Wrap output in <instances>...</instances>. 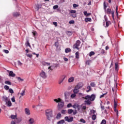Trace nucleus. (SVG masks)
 Masks as SVG:
<instances>
[{"label": "nucleus", "instance_id": "f257e3e1", "mask_svg": "<svg viewBox=\"0 0 124 124\" xmlns=\"http://www.w3.org/2000/svg\"><path fill=\"white\" fill-rule=\"evenodd\" d=\"M83 98L86 100L84 101L85 104L91 105V101H93L95 99V95L94 94H92L91 96L88 95L85 97H83Z\"/></svg>", "mask_w": 124, "mask_h": 124}, {"label": "nucleus", "instance_id": "f03ea898", "mask_svg": "<svg viewBox=\"0 0 124 124\" xmlns=\"http://www.w3.org/2000/svg\"><path fill=\"white\" fill-rule=\"evenodd\" d=\"M54 101H55L57 103H58V107L59 108H62V107L64 106V102H63V101H62V99L60 98H58V99H54Z\"/></svg>", "mask_w": 124, "mask_h": 124}, {"label": "nucleus", "instance_id": "7ed1b4c3", "mask_svg": "<svg viewBox=\"0 0 124 124\" xmlns=\"http://www.w3.org/2000/svg\"><path fill=\"white\" fill-rule=\"evenodd\" d=\"M46 115L47 117V120L50 121L51 118L53 117V110L51 109H46Z\"/></svg>", "mask_w": 124, "mask_h": 124}, {"label": "nucleus", "instance_id": "20e7f679", "mask_svg": "<svg viewBox=\"0 0 124 124\" xmlns=\"http://www.w3.org/2000/svg\"><path fill=\"white\" fill-rule=\"evenodd\" d=\"M40 76L41 78H43V79H45L47 78V74H46V72H44V71L42 70L41 73H40Z\"/></svg>", "mask_w": 124, "mask_h": 124}, {"label": "nucleus", "instance_id": "39448f33", "mask_svg": "<svg viewBox=\"0 0 124 124\" xmlns=\"http://www.w3.org/2000/svg\"><path fill=\"white\" fill-rule=\"evenodd\" d=\"M81 44V42L80 41L78 40L77 41V42L76 44L74 45L73 48L74 49H77L78 50H79V46H80V44Z\"/></svg>", "mask_w": 124, "mask_h": 124}, {"label": "nucleus", "instance_id": "423d86ee", "mask_svg": "<svg viewBox=\"0 0 124 124\" xmlns=\"http://www.w3.org/2000/svg\"><path fill=\"white\" fill-rule=\"evenodd\" d=\"M65 121L68 123H71V122H73V117L66 116L65 117Z\"/></svg>", "mask_w": 124, "mask_h": 124}, {"label": "nucleus", "instance_id": "0eeeda50", "mask_svg": "<svg viewBox=\"0 0 124 124\" xmlns=\"http://www.w3.org/2000/svg\"><path fill=\"white\" fill-rule=\"evenodd\" d=\"M84 84H83V83L80 82L77 84L76 87V89H78V90H79V89H81V88H82Z\"/></svg>", "mask_w": 124, "mask_h": 124}, {"label": "nucleus", "instance_id": "6e6552de", "mask_svg": "<svg viewBox=\"0 0 124 124\" xmlns=\"http://www.w3.org/2000/svg\"><path fill=\"white\" fill-rule=\"evenodd\" d=\"M9 76H10V77H15L16 76V74H14L13 71H11L9 73Z\"/></svg>", "mask_w": 124, "mask_h": 124}, {"label": "nucleus", "instance_id": "1a4fd4ad", "mask_svg": "<svg viewBox=\"0 0 124 124\" xmlns=\"http://www.w3.org/2000/svg\"><path fill=\"white\" fill-rule=\"evenodd\" d=\"M25 114L26 115H31V111L30 110V109L28 108H26L25 109Z\"/></svg>", "mask_w": 124, "mask_h": 124}, {"label": "nucleus", "instance_id": "9d476101", "mask_svg": "<svg viewBox=\"0 0 124 124\" xmlns=\"http://www.w3.org/2000/svg\"><path fill=\"white\" fill-rule=\"evenodd\" d=\"M37 93H38V92H37V91H36V90H33L31 92V95H36V94H37Z\"/></svg>", "mask_w": 124, "mask_h": 124}, {"label": "nucleus", "instance_id": "9b49d317", "mask_svg": "<svg viewBox=\"0 0 124 124\" xmlns=\"http://www.w3.org/2000/svg\"><path fill=\"white\" fill-rule=\"evenodd\" d=\"M2 97L4 101H5L6 103H7V102L10 100L7 97L3 96Z\"/></svg>", "mask_w": 124, "mask_h": 124}, {"label": "nucleus", "instance_id": "f8f14e48", "mask_svg": "<svg viewBox=\"0 0 124 124\" xmlns=\"http://www.w3.org/2000/svg\"><path fill=\"white\" fill-rule=\"evenodd\" d=\"M41 8V6L40 5H39V4L35 5V9L37 11H38V10H39V8Z\"/></svg>", "mask_w": 124, "mask_h": 124}, {"label": "nucleus", "instance_id": "ddd939ff", "mask_svg": "<svg viewBox=\"0 0 124 124\" xmlns=\"http://www.w3.org/2000/svg\"><path fill=\"white\" fill-rule=\"evenodd\" d=\"M69 83H72V82L74 81V77H70L68 80Z\"/></svg>", "mask_w": 124, "mask_h": 124}, {"label": "nucleus", "instance_id": "4468645a", "mask_svg": "<svg viewBox=\"0 0 124 124\" xmlns=\"http://www.w3.org/2000/svg\"><path fill=\"white\" fill-rule=\"evenodd\" d=\"M29 123L30 124H34V119H33V118H30L29 120Z\"/></svg>", "mask_w": 124, "mask_h": 124}, {"label": "nucleus", "instance_id": "2eb2a0df", "mask_svg": "<svg viewBox=\"0 0 124 124\" xmlns=\"http://www.w3.org/2000/svg\"><path fill=\"white\" fill-rule=\"evenodd\" d=\"M14 17H19L20 14L18 12H15L13 14Z\"/></svg>", "mask_w": 124, "mask_h": 124}, {"label": "nucleus", "instance_id": "dca6fc26", "mask_svg": "<svg viewBox=\"0 0 124 124\" xmlns=\"http://www.w3.org/2000/svg\"><path fill=\"white\" fill-rule=\"evenodd\" d=\"M64 79H65V77H64L63 78L60 79L58 81V84H59V85H61V84H62V83L63 82V81L64 80Z\"/></svg>", "mask_w": 124, "mask_h": 124}, {"label": "nucleus", "instance_id": "f3484780", "mask_svg": "<svg viewBox=\"0 0 124 124\" xmlns=\"http://www.w3.org/2000/svg\"><path fill=\"white\" fill-rule=\"evenodd\" d=\"M74 93H79V89L76 88V87H75L74 90Z\"/></svg>", "mask_w": 124, "mask_h": 124}, {"label": "nucleus", "instance_id": "a211bd4d", "mask_svg": "<svg viewBox=\"0 0 124 124\" xmlns=\"http://www.w3.org/2000/svg\"><path fill=\"white\" fill-rule=\"evenodd\" d=\"M105 21L106 22V27H109V21H107V18H105Z\"/></svg>", "mask_w": 124, "mask_h": 124}, {"label": "nucleus", "instance_id": "6ab92c4d", "mask_svg": "<svg viewBox=\"0 0 124 124\" xmlns=\"http://www.w3.org/2000/svg\"><path fill=\"white\" fill-rule=\"evenodd\" d=\"M96 115H97V113H96V114H93L92 115L93 121H95V120H96Z\"/></svg>", "mask_w": 124, "mask_h": 124}, {"label": "nucleus", "instance_id": "aec40b11", "mask_svg": "<svg viewBox=\"0 0 124 124\" xmlns=\"http://www.w3.org/2000/svg\"><path fill=\"white\" fill-rule=\"evenodd\" d=\"M85 21L87 23V22H92V18L90 17H87L85 18Z\"/></svg>", "mask_w": 124, "mask_h": 124}, {"label": "nucleus", "instance_id": "412c9836", "mask_svg": "<svg viewBox=\"0 0 124 124\" xmlns=\"http://www.w3.org/2000/svg\"><path fill=\"white\" fill-rule=\"evenodd\" d=\"M91 13H88L87 11H85L84 12V15H85V16H87V17H89V16H90L91 15Z\"/></svg>", "mask_w": 124, "mask_h": 124}, {"label": "nucleus", "instance_id": "4be33fe9", "mask_svg": "<svg viewBox=\"0 0 124 124\" xmlns=\"http://www.w3.org/2000/svg\"><path fill=\"white\" fill-rule=\"evenodd\" d=\"M71 52V49L69 48H67L65 49V53H70Z\"/></svg>", "mask_w": 124, "mask_h": 124}, {"label": "nucleus", "instance_id": "5701e85b", "mask_svg": "<svg viewBox=\"0 0 124 124\" xmlns=\"http://www.w3.org/2000/svg\"><path fill=\"white\" fill-rule=\"evenodd\" d=\"M65 123L64 120H62L57 123V124H63Z\"/></svg>", "mask_w": 124, "mask_h": 124}, {"label": "nucleus", "instance_id": "b1692460", "mask_svg": "<svg viewBox=\"0 0 124 124\" xmlns=\"http://www.w3.org/2000/svg\"><path fill=\"white\" fill-rule=\"evenodd\" d=\"M25 93H26L25 90H23L22 93H20L21 96L19 97L21 98L22 96H24V95H25Z\"/></svg>", "mask_w": 124, "mask_h": 124}, {"label": "nucleus", "instance_id": "393cba45", "mask_svg": "<svg viewBox=\"0 0 124 124\" xmlns=\"http://www.w3.org/2000/svg\"><path fill=\"white\" fill-rule=\"evenodd\" d=\"M6 104H7V106H8L9 107H10V106L12 105V104L11 103V101H10V100L8 101L7 103H6Z\"/></svg>", "mask_w": 124, "mask_h": 124}, {"label": "nucleus", "instance_id": "a878e982", "mask_svg": "<svg viewBox=\"0 0 124 124\" xmlns=\"http://www.w3.org/2000/svg\"><path fill=\"white\" fill-rule=\"evenodd\" d=\"M25 45L27 47H28V46H29V47H30V48L31 47V44H30V42H29V41H27V43H26Z\"/></svg>", "mask_w": 124, "mask_h": 124}, {"label": "nucleus", "instance_id": "bb28decb", "mask_svg": "<svg viewBox=\"0 0 124 124\" xmlns=\"http://www.w3.org/2000/svg\"><path fill=\"white\" fill-rule=\"evenodd\" d=\"M90 112H91V113H92V114H93V115H96V111H95L93 109H91L90 110Z\"/></svg>", "mask_w": 124, "mask_h": 124}, {"label": "nucleus", "instance_id": "cd10ccee", "mask_svg": "<svg viewBox=\"0 0 124 124\" xmlns=\"http://www.w3.org/2000/svg\"><path fill=\"white\" fill-rule=\"evenodd\" d=\"M106 12L108 14H111V9L108 8Z\"/></svg>", "mask_w": 124, "mask_h": 124}, {"label": "nucleus", "instance_id": "c85d7f7f", "mask_svg": "<svg viewBox=\"0 0 124 124\" xmlns=\"http://www.w3.org/2000/svg\"><path fill=\"white\" fill-rule=\"evenodd\" d=\"M75 55H76V59H79L80 58L79 56V53L78 52H77Z\"/></svg>", "mask_w": 124, "mask_h": 124}, {"label": "nucleus", "instance_id": "c756f323", "mask_svg": "<svg viewBox=\"0 0 124 124\" xmlns=\"http://www.w3.org/2000/svg\"><path fill=\"white\" fill-rule=\"evenodd\" d=\"M17 118V115H11V118L12 119V120H15Z\"/></svg>", "mask_w": 124, "mask_h": 124}, {"label": "nucleus", "instance_id": "7c9ffc66", "mask_svg": "<svg viewBox=\"0 0 124 124\" xmlns=\"http://www.w3.org/2000/svg\"><path fill=\"white\" fill-rule=\"evenodd\" d=\"M4 88L5 89V90H6V91H8V90H9V86L7 85H5Z\"/></svg>", "mask_w": 124, "mask_h": 124}, {"label": "nucleus", "instance_id": "2f4dec72", "mask_svg": "<svg viewBox=\"0 0 124 124\" xmlns=\"http://www.w3.org/2000/svg\"><path fill=\"white\" fill-rule=\"evenodd\" d=\"M9 92L10 93H14V91L11 88H10L9 89Z\"/></svg>", "mask_w": 124, "mask_h": 124}, {"label": "nucleus", "instance_id": "473e14b6", "mask_svg": "<svg viewBox=\"0 0 124 124\" xmlns=\"http://www.w3.org/2000/svg\"><path fill=\"white\" fill-rule=\"evenodd\" d=\"M73 112V109H68V114H72Z\"/></svg>", "mask_w": 124, "mask_h": 124}, {"label": "nucleus", "instance_id": "72a5a7b5", "mask_svg": "<svg viewBox=\"0 0 124 124\" xmlns=\"http://www.w3.org/2000/svg\"><path fill=\"white\" fill-rule=\"evenodd\" d=\"M93 55H94V52L91 51L90 52V54H89L90 57H92V56H93Z\"/></svg>", "mask_w": 124, "mask_h": 124}, {"label": "nucleus", "instance_id": "f704fd0d", "mask_svg": "<svg viewBox=\"0 0 124 124\" xmlns=\"http://www.w3.org/2000/svg\"><path fill=\"white\" fill-rule=\"evenodd\" d=\"M17 64H18V65H19V66H22V65H23V63L22 62H21L18 61H17Z\"/></svg>", "mask_w": 124, "mask_h": 124}, {"label": "nucleus", "instance_id": "c9c22d12", "mask_svg": "<svg viewBox=\"0 0 124 124\" xmlns=\"http://www.w3.org/2000/svg\"><path fill=\"white\" fill-rule=\"evenodd\" d=\"M5 84L6 85H11V82L9 81H5Z\"/></svg>", "mask_w": 124, "mask_h": 124}, {"label": "nucleus", "instance_id": "e433bc0d", "mask_svg": "<svg viewBox=\"0 0 124 124\" xmlns=\"http://www.w3.org/2000/svg\"><path fill=\"white\" fill-rule=\"evenodd\" d=\"M43 65H46V64L47 65H50V63L46 62H43Z\"/></svg>", "mask_w": 124, "mask_h": 124}, {"label": "nucleus", "instance_id": "4c0bfd02", "mask_svg": "<svg viewBox=\"0 0 124 124\" xmlns=\"http://www.w3.org/2000/svg\"><path fill=\"white\" fill-rule=\"evenodd\" d=\"M114 110L115 112H116V114L118 116V109H117V107H114Z\"/></svg>", "mask_w": 124, "mask_h": 124}, {"label": "nucleus", "instance_id": "58836bf2", "mask_svg": "<svg viewBox=\"0 0 124 124\" xmlns=\"http://www.w3.org/2000/svg\"><path fill=\"white\" fill-rule=\"evenodd\" d=\"M90 85L91 86V87H95V83L91 82Z\"/></svg>", "mask_w": 124, "mask_h": 124}, {"label": "nucleus", "instance_id": "ea45409f", "mask_svg": "<svg viewBox=\"0 0 124 124\" xmlns=\"http://www.w3.org/2000/svg\"><path fill=\"white\" fill-rule=\"evenodd\" d=\"M91 61L90 60H88L86 61V64H87V65H90V63H91Z\"/></svg>", "mask_w": 124, "mask_h": 124}, {"label": "nucleus", "instance_id": "a19ab883", "mask_svg": "<svg viewBox=\"0 0 124 124\" xmlns=\"http://www.w3.org/2000/svg\"><path fill=\"white\" fill-rule=\"evenodd\" d=\"M45 91H46V93H49V92H50V89H49V88H46L45 89Z\"/></svg>", "mask_w": 124, "mask_h": 124}, {"label": "nucleus", "instance_id": "79ce46f5", "mask_svg": "<svg viewBox=\"0 0 124 124\" xmlns=\"http://www.w3.org/2000/svg\"><path fill=\"white\" fill-rule=\"evenodd\" d=\"M3 52H4V53H5V54H8V53H9V51L6 49L3 50Z\"/></svg>", "mask_w": 124, "mask_h": 124}, {"label": "nucleus", "instance_id": "37998d69", "mask_svg": "<svg viewBox=\"0 0 124 124\" xmlns=\"http://www.w3.org/2000/svg\"><path fill=\"white\" fill-rule=\"evenodd\" d=\"M106 8H107V6L106 5V3L105 2H104V9L105 10H106Z\"/></svg>", "mask_w": 124, "mask_h": 124}, {"label": "nucleus", "instance_id": "c03bdc74", "mask_svg": "<svg viewBox=\"0 0 124 124\" xmlns=\"http://www.w3.org/2000/svg\"><path fill=\"white\" fill-rule=\"evenodd\" d=\"M101 124H106V120H103L101 123Z\"/></svg>", "mask_w": 124, "mask_h": 124}, {"label": "nucleus", "instance_id": "a18cd8bd", "mask_svg": "<svg viewBox=\"0 0 124 124\" xmlns=\"http://www.w3.org/2000/svg\"><path fill=\"white\" fill-rule=\"evenodd\" d=\"M73 108H74L75 109H77V108H78V104L74 105Z\"/></svg>", "mask_w": 124, "mask_h": 124}, {"label": "nucleus", "instance_id": "49530a36", "mask_svg": "<svg viewBox=\"0 0 124 124\" xmlns=\"http://www.w3.org/2000/svg\"><path fill=\"white\" fill-rule=\"evenodd\" d=\"M70 13L72 14H76V11L75 10H71L70 11Z\"/></svg>", "mask_w": 124, "mask_h": 124}, {"label": "nucleus", "instance_id": "de8ad7c7", "mask_svg": "<svg viewBox=\"0 0 124 124\" xmlns=\"http://www.w3.org/2000/svg\"><path fill=\"white\" fill-rule=\"evenodd\" d=\"M61 117H62V114H61V113H59L57 116V119H60Z\"/></svg>", "mask_w": 124, "mask_h": 124}, {"label": "nucleus", "instance_id": "09e8293b", "mask_svg": "<svg viewBox=\"0 0 124 124\" xmlns=\"http://www.w3.org/2000/svg\"><path fill=\"white\" fill-rule=\"evenodd\" d=\"M118 63H115V67L116 70H118Z\"/></svg>", "mask_w": 124, "mask_h": 124}, {"label": "nucleus", "instance_id": "8fccbe9b", "mask_svg": "<svg viewBox=\"0 0 124 124\" xmlns=\"http://www.w3.org/2000/svg\"><path fill=\"white\" fill-rule=\"evenodd\" d=\"M80 121L81 123H83V124L86 123V121H85L83 119H80Z\"/></svg>", "mask_w": 124, "mask_h": 124}, {"label": "nucleus", "instance_id": "3c124183", "mask_svg": "<svg viewBox=\"0 0 124 124\" xmlns=\"http://www.w3.org/2000/svg\"><path fill=\"white\" fill-rule=\"evenodd\" d=\"M76 96V94H75V93L72 94L71 95V97H72V98L75 97Z\"/></svg>", "mask_w": 124, "mask_h": 124}, {"label": "nucleus", "instance_id": "603ef678", "mask_svg": "<svg viewBox=\"0 0 124 124\" xmlns=\"http://www.w3.org/2000/svg\"><path fill=\"white\" fill-rule=\"evenodd\" d=\"M61 113H62V114H65V113H66V110H62L61 111Z\"/></svg>", "mask_w": 124, "mask_h": 124}, {"label": "nucleus", "instance_id": "864d4df0", "mask_svg": "<svg viewBox=\"0 0 124 124\" xmlns=\"http://www.w3.org/2000/svg\"><path fill=\"white\" fill-rule=\"evenodd\" d=\"M107 93H104L102 95H101L100 97V98H102V97H104V96L107 94Z\"/></svg>", "mask_w": 124, "mask_h": 124}, {"label": "nucleus", "instance_id": "5fc2aeb1", "mask_svg": "<svg viewBox=\"0 0 124 124\" xmlns=\"http://www.w3.org/2000/svg\"><path fill=\"white\" fill-rule=\"evenodd\" d=\"M73 6L74 8H76V7H78V5L76 4H74L73 5Z\"/></svg>", "mask_w": 124, "mask_h": 124}, {"label": "nucleus", "instance_id": "6e6d98bb", "mask_svg": "<svg viewBox=\"0 0 124 124\" xmlns=\"http://www.w3.org/2000/svg\"><path fill=\"white\" fill-rule=\"evenodd\" d=\"M59 7V5H54L53 6V9H57V8H58Z\"/></svg>", "mask_w": 124, "mask_h": 124}, {"label": "nucleus", "instance_id": "4d7b16f0", "mask_svg": "<svg viewBox=\"0 0 124 124\" xmlns=\"http://www.w3.org/2000/svg\"><path fill=\"white\" fill-rule=\"evenodd\" d=\"M53 24L54 26H55V27H57L58 26V23H57V22H53Z\"/></svg>", "mask_w": 124, "mask_h": 124}, {"label": "nucleus", "instance_id": "13d9d810", "mask_svg": "<svg viewBox=\"0 0 124 124\" xmlns=\"http://www.w3.org/2000/svg\"><path fill=\"white\" fill-rule=\"evenodd\" d=\"M114 107H117V103H116V100H114Z\"/></svg>", "mask_w": 124, "mask_h": 124}, {"label": "nucleus", "instance_id": "bf43d9fd", "mask_svg": "<svg viewBox=\"0 0 124 124\" xmlns=\"http://www.w3.org/2000/svg\"><path fill=\"white\" fill-rule=\"evenodd\" d=\"M64 95H65V99H67L68 98V95L66 94V93H64Z\"/></svg>", "mask_w": 124, "mask_h": 124}, {"label": "nucleus", "instance_id": "052dcab7", "mask_svg": "<svg viewBox=\"0 0 124 124\" xmlns=\"http://www.w3.org/2000/svg\"><path fill=\"white\" fill-rule=\"evenodd\" d=\"M72 107V105H71V104H68L67 106V107L68 108H70V107Z\"/></svg>", "mask_w": 124, "mask_h": 124}, {"label": "nucleus", "instance_id": "680f3d73", "mask_svg": "<svg viewBox=\"0 0 124 124\" xmlns=\"http://www.w3.org/2000/svg\"><path fill=\"white\" fill-rule=\"evenodd\" d=\"M75 22H74V20H71L69 21V24L70 25L72 24H74Z\"/></svg>", "mask_w": 124, "mask_h": 124}, {"label": "nucleus", "instance_id": "e2e57ef3", "mask_svg": "<svg viewBox=\"0 0 124 124\" xmlns=\"http://www.w3.org/2000/svg\"><path fill=\"white\" fill-rule=\"evenodd\" d=\"M72 16L73 17V18H76V17H77L76 14H73L72 15Z\"/></svg>", "mask_w": 124, "mask_h": 124}, {"label": "nucleus", "instance_id": "0e129e2a", "mask_svg": "<svg viewBox=\"0 0 124 124\" xmlns=\"http://www.w3.org/2000/svg\"><path fill=\"white\" fill-rule=\"evenodd\" d=\"M11 100L12 102H15V97H13V98H12Z\"/></svg>", "mask_w": 124, "mask_h": 124}, {"label": "nucleus", "instance_id": "69168bd1", "mask_svg": "<svg viewBox=\"0 0 124 124\" xmlns=\"http://www.w3.org/2000/svg\"><path fill=\"white\" fill-rule=\"evenodd\" d=\"M27 56L28 57V58H31L32 57V55H31V54H27Z\"/></svg>", "mask_w": 124, "mask_h": 124}, {"label": "nucleus", "instance_id": "338daca9", "mask_svg": "<svg viewBox=\"0 0 124 124\" xmlns=\"http://www.w3.org/2000/svg\"><path fill=\"white\" fill-rule=\"evenodd\" d=\"M17 79L18 80V81H24V80L21 79V78L20 77H17Z\"/></svg>", "mask_w": 124, "mask_h": 124}, {"label": "nucleus", "instance_id": "774afa93", "mask_svg": "<svg viewBox=\"0 0 124 124\" xmlns=\"http://www.w3.org/2000/svg\"><path fill=\"white\" fill-rule=\"evenodd\" d=\"M111 15L113 19H114V11L111 12Z\"/></svg>", "mask_w": 124, "mask_h": 124}]
</instances>
